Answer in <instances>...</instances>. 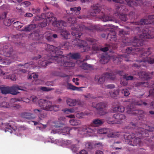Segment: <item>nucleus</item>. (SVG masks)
Instances as JSON below:
<instances>
[{
    "label": "nucleus",
    "mask_w": 154,
    "mask_h": 154,
    "mask_svg": "<svg viewBox=\"0 0 154 154\" xmlns=\"http://www.w3.org/2000/svg\"><path fill=\"white\" fill-rule=\"evenodd\" d=\"M47 48H48V51H49L50 53L52 52V54H56V55L52 56L51 57H49L48 59L55 60L58 63L60 64V66L69 67L74 66L75 65L74 63L68 62H64V60L68 58L77 59L79 57V55L78 54L71 53H69L67 56L64 57L63 55H61L62 54L61 51H60V54H58L60 51H58L57 48L49 45H47Z\"/></svg>",
    "instance_id": "nucleus-1"
},
{
    "label": "nucleus",
    "mask_w": 154,
    "mask_h": 154,
    "mask_svg": "<svg viewBox=\"0 0 154 154\" xmlns=\"http://www.w3.org/2000/svg\"><path fill=\"white\" fill-rule=\"evenodd\" d=\"M13 50L10 48H8V46L5 45L2 49L0 50V64L8 65L11 63L10 57H11L13 53Z\"/></svg>",
    "instance_id": "nucleus-2"
},
{
    "label": "nucleus",
    "mask_w": 154,
    "mask_h": 154,
    "mask_svg": "<svg viewBox=\"0 0 154 154\" xmlns=\"http://www.w3.org/2000/svg\"><path fill=\"white\" fill-rule=\"evenodd\" d=\"M79 131V133L85 135L86 136H92L96 133L99 134H105L108 133L110 132V130L107 128H101L97 130L96 129L93 130L91 128L85 126Z\"/></svg>",
    "instance_id": "nucleus-3"
},
{
    "label": "nucleus",
    "mask_w": 154,
    "mask_h": 154,
    "mask_svg": "<svg viewBox=\"0 0 154 154\" xmlns=\"http://www.w3.org/2000/svg\"><path fill=\"white\" fill-rule=\"evenodd\" d=\"M47 23H42L39 24V25L40 27H43L46 26L47 23L51 22L53 25L54 26L59 28L61 27L62 26H66L67 23L65 22L62 20L57 21L56 18L54 17H48L46 19Z\"/></svg>",
    "instance_id": "nucleus-4"
},
{
    "label": "nucleus",
    "mask_w": 154,
    "mask_h": 154,
    "mask_svg": "<svg viewBox=\"0 0 154 154\" xmlns=\"http://www.w3.org/2000/svg\"><path fill=\"white\" fill-rule=\"evenodd\" d=\"M70 130L69 128L66 127L65 125L60 124L59 125L53 126L51 133H58L59 134L66 135L69 133Z\"/></svg>",
    "instance_id": "nucleus-5"
},
{
    "label": "nucleus",
    "mask_w": 154,
    "mask_h": 154,
    "mask_svg": "<svg viewBox=\"0 0 154 154\" xmlns=\"http://www.w3.org/2000/svg\"><path fill=\"white\" fill-rule=\"evenodd\" d=\"M5 132L8 131L11 133L12 132L13 130L14 131H16V134L17 135H18V133L20 131L24 130L26 128L24 126H21L17 128L16 126L15 125V123L13 121L9 122V123H5Z\"/></svg>",
    "instance_id": "nucleus-6"
},
{
    "label": "nucleus",
    "mask_w": 154,
    "mask_h": 154,
    "mask_svg": "<svg viewBox=\"0 0 154 154\" xmlns=\"http://www.w3.org/2000/svg\"><path fill=\"white\" fill-rule=\"evenodd\" d=\"M38 105L41 109L48 111H53L52 103L45 99H41L38 102Z\"/></svg>",
    "instance_id": "nucleus-7"
},
{
    "label": "nucleus",
    "mask_w": 154,
    "mask_h": 154,
    "mask_svg": "<svg viewBox=\"0 0 154 154\" xmlns=\"http://www.w3.org/2000/svg\"><path fill=\"white\" fill-rule=\"evenodd\" d=\"M140 42V41L138 39L136 38H135L133 41V45L134 46L136 47L133 48L131 47L128 48V51H129L131 52V51H134V50L136 51H139L140 53L144 52V51L143 49H141L140 50H138L140 49V48L138 46L141 45L140 43L139 42Z\"/></svg>",
    "instance_id": "nucleus-8"
},
{
    "label": "nucleus",
    "mask_w": 154,
    "mask_h": 154,
    "mask_svg": "<svg viewBox=\"0 0 154 154\" xmlns=\"http://www.w3.org/2000/svg\"><path fill=\"white\" fill-rule=\"evenodd\" d=\"M113 118L115 119L116 120L115 122L114 121H108V122L110 124H113L114 123L120 124L123 122L125 120V115L122 114H116L114 115Z\"/></svg>",
    "instance_id": "nucleus-9"
},
{
    "label": "nucleus",
    "mask_w": 154,
    "mask_h": 154,
    "mask_svg": "<svg viewBox=\"0 0 154 154\" xmlns=\"http://www.w3.org/2000/svg\"><path fill=\"white\" fill-rule=\"evenodd\" d=\"M106 106V104L103 103L97 104L95 107L97 109L98 114L100 115H103L106 114V112L105 109Z\"/></svg>",
    "instance_id": "nucleus-10"
},
{
    "label": "nucleus",
    "mask_w": 154,
    "mask_h": 154,
    "mask_svg": "<svg viewBox=\"0 0 154 154\" xmlns=\"http://www.w3.org/2000/svg\"><path fill=\"white\" fill-rule=\"evenodd\" d=\"M86 27H85L84 26H79V28H76V26L72 27V34L73 35H75L76 37H79L82 35V33L78 32L82 31Z\"/></svg>",
    "instance_id": "nucleus-11"
},
{
    "label": "nucleus",
    "mask_w": 154,
    "mask_h": 154,
    "mask_svg": "<svg viewBox=\"0 0 154 154\" xmlns=\"http://www.w3.org/2000/svg\"><path fill=\"white\" fill-rule=\"evenodd\" d=\"M152 29L150 28L149 29H146L143 32V33L140 36V38H154V35H152L151 34L150 30Z\"/></svg>",
    "instance_id": "nucleus-12"
},
{
    "label": "nucleus",
    "mask_w": 154,
    "mask_h": 154,
    "mask_svg": "<svg viewBox=\"0 0 154 154\" xmlns=\"http://www.w3.org/2000/svg\"><path fill=\"white\" fill-rule=\"evenodd\" d=\"M19 90H24V89L21 88V87L17 85L10 87V94L13 95H16L19 93L18 91Z\"/></svg>",
    "instance_id": "nucleus-13"
},
{
    "label": "nucleus",
    "mask_w": 154,
    "mask_h": 154,
    "mask_svg": "<svg viewBox=\"0 0 154 154\" xmlns=\"http://www.w3.org/2000/svg\"><path fill=\"white\" fill-rule=\"evenodd\" d=\"M77 42H78V43L77 44V45L81 48L83 47L84 51H88L90 49V48L86 46L87 43L85 42L78 39Z\"/></svg>",
    "instance_id": "nucleus-14"
},
{
    "label": "nucleus",
    "mask_w": 154,
    "mask_h": 154,
    "mask_svg": "<svg viewBox=\"0 0 154 154\" xmlns=\"http://www.w3.org/2000/svg\"><path fill=\"white\" fill-rule=\"evenodd\" d=\"M92 11L91 12V15L94 16L95 14L100 12V8L97 5H94L92 7Z\"/></svg>",
    "instance_id": "nucleus-15"
},
{
    "label": "nucleus",
    "mask_w": 154,
    "mask_h": 154,
    "mask_svg": "<svg viewBox=\"0 0 154 154\" xmlns=\"http://www.w3.org/2000/svg\"><path fill=\"white\" fill-rule=\"evenodd\" d=\"M20 100H16L14 98L12 99L11 100V107L10 108H12L13 109H18L21 107L20 105L17 104H13V102L14 101H20Z\"/></svg>",
    "instance_id": "nucleus-16"
},
{
    "label": "nucleus",
    "mask_w": 154,
    "mask_h": 154,
    "mask_svg": "<svg viewBox=\"0 0 154 154\" xmlns=\"http://www.w3.org/2000/svg\"><path fill=\"white\" fill-rule=\"evenodd\" d=\"M140 64L139 65L140 66H145V63H148L150 64H152L154 63V59L152 58H150L149 57H147L146 58V60L143 61V62L142 61H141L140 62Z\"/></svg>",
    "instance_id": "nucleus-17"
},
{
    "label": "nucleus",
    "mask_w": 154,
    "mask_h": 154,
    "mask_svg": "<svg viewBox=\"0 0 154 154\" xmlns=\"http://www.w3.org/2000/svg\"><path fill=\"white\" fill-rule=\"evenodd\" d=\"M120 134L118 132H113L110 130V132H108L107 134V136L109 137H119Z\"/></svg>",
    "instance_id": "nucleus-18"
},
{
    "label": "nucleus",
    "mask_w": 154,
    "mask_h": 154,
    "mask_svg": "<svg viewBox=\"0 0 154 154\" xmlns=\"http://www.w3.org/2000/svg\"><path fill=\"white\" fill-rule=\"evenodd\" d=\"M108 1L109 2L113 1L114 2L118 3L116 5L117 9H120L121 8L122 9L124 8V7L122 6V5L120 4L123 3L124 2L123 0H108Z\"/></svg>",
    "instance_id": "nucleus-19"
},
{
    "label": "nucleus",
    "mask_w": 154,
    "mask_h": 154,
    "mask_svg": "<svg viewBox=\"0 0 154 154\" xmlns=\"http://www.w3.org/2000/svg\"><path fill=\"white\" fill-rule=\"evenodd\" d=\"M103 123V122L100 119H96L93 121L92 126H99L102 125Z\"/></svg>",
    "instance_id": "nucleus-20"
},
{
    "label": "nucleus",
    "mask_w": 154,
    "mask_h": 154,
    "mask_svg": "<svg viewBox=\"0 0 154 154\" xmlns=\"http://www.w3.org/2000/svg\"><path fill=\"white\" fill-rule=\"evenodd\" d=\"M138 75L141 78H144L145 79H147L150 78L149 77V75L147 73H146L144 72H140L138 73Z\"/></svg>",
    "instance_id": "nucleus-21"
},
{
    "label": "nucleus",
    "mask_w": 154,
    "mask_h": 154,
    "mask_svg": "<svg viewBox=\"0 0 154 154\" xmlns=\"http://www.w3.org/2000/svg\"><path fill=\"white\" fill-rule=\"evenodd\" d=\"M69 122L71 125L73 126L79 125H80L81 123V121L75 119H70L69 120Z\"/></svg>",
    "instance_id": "nucleus-22"
},
{
    "label": "nucleus",
    "mask_w": 154,
    "mask_h": 154,
    "mask_svg": "<svg viewBox=\"0 0 154 154\" xmlns=\"http://www.w3.org/2000/svg\"><path fill=\"white\" fill-rule=\"evenodd\" d=\"M67 104L70 106H73L76 105L77 102L76 100L71 99H68L66 100Z\"/></svg>",
    "instance_id": "nucleus-23"
},
{
    "label": "nucleus",
    "mask_w": 154,
    "mask_h": 154,
    "mask_svg": "<svg viewBox=\"0 0 154 154\" xmlns=\"http://www.w3.org/2000/svg\"><path fill=\"white\" fill-rule=\"evenodd\" d=\"M34 111L35 113H37L38 115L39 119L40 120H42L46 118V115L40 114L41 112V110L35 109L34 110Z\"/></svg>",
    "instance_id": "nucleus-24"
},
{
    "label": "nucleus",
    "mask_w": 154,
    "mask_h": 154,
    "mask_svg": "<svg viewBox=\"0 0 154 154\" xmlns=\"http://www.w3.org/2000/svg\"><path fill=\"white\" fill-rule=\"evenodd\" d=\"M14 20V19L13 18H7L4 20V23L6 26H9Z\"/></svg>",
    "instance_id": "nucleus-25"
},
{
    "label": "nucleus",
    "mask_w": 154,
    "mask_h": 154,
    "mask_svg": "<svg viewBox=\"0 0 154 154\" xmlns=\"http://www.w3.org/2000/svg\"><path fill=\"white\" fill-rule=\"evenodd\" d=\"M61 35L65 39H67L69 35V33L66 29H63L61 32Z\"/></svg>",
    "instance_id": "nucleus-26"
},
{
    "label": "nucleus",
    "mask_w": 154,
    "mask_h": 154,
    "mask_svg": "<svg viewBox=\"0 0 154 154\" xmlns=\"http://www.w3.org/2000/svg\"><path fill=\"white\" fill-rule=\"evenodd\" d=\"M10 106L11 103H9L7 102L3 101L0 103V106L2 107L10 108Z\"/></svg>",
    "instance_id": "nucleus-27"
},
{
    "label": "nucleus",
    "mask_w": 154,
    "mask_h": 154,
    "mask_svg": "<svg viewBox=\"0 0 154 154\" xmlns=\"http://www.w3.org/2000/svg\"><path fill=\"white\" fill-rule=\"evenodd\" d=\"M95 81L97 82L99 84H102L104 81V77H100L98 76H96L95 78Z\"/></svg>",
    "instance_id": "nucleus-28"
},
{
    "label": "nucleus",
    "mask_w": 154,
    "mask_h": 154,
    "mask_svg": "<svg viewBox=\"0 0 154 154\" xmlns=\"http://www.w3.org/2000/svg\"><path fill=\"white\" fill-rule=\"evenodd\" d=\"M20 117L21 118L26 119H30L31 118V114L29 113H23L21 114Z\"/></svg>",
    "instance_id": "nucleus-29"
},
{
    "label": "nucleus",
    "mask_w": 154,
    "mask_h": 154,
    "mask_svg": "<svg viewBox=\"0 0 154 154\" xmlns=\"http://www.w3.org/2000/svg\"><path fill=\"white\" fill-rule=\"evenodd\" d=\"M81 8L80 7H74L70 8V10L72 11L75 12L76 14H79V11L81 10Z\"/></svg>",
    "instance_id": "nucleus-30"
},
{
    "label": "nucleus",
    "mask_w": 154,
    "mask_h": 154,
    "mask_svg": "<svg viewBox=\"0 0 154 154\" xmlns=\"http://www.w3.org/2000/svg\"><path fill=\"white\" fill-rule=\"evenodd\" d=\"M101 20L104 22H107L108 21H114V20L112 19L111 17H106L104 15L101 17Z\"/></svg>",
    "instance_id": "nucleus-31"
},
{
    "label": "nucleus",
    "mask_w": 154,
    "mask_h": 154,
    "mask_svg": "<svg viewBox=\"0 0 154 154\" xmlns=\"http://www.w3.org/2000/svg\"><path fill=\"white\" fill-rule=\"evenodd\" d=\"M67 88L68 89H72L73 90H77V91H80V88H79L75 87L70 84H68L67 86Z\"/></svg>",
    "instance_id": "nucleus-32"
},
{
    "label": "nucleus",
    "mask_w": 154,
    "mask_h": 154,
    "mask_svg": "<svg viewBox=\"0 0 154 154\" xmlns=\"http://www.w3.org/2000/svg\"><path fill=\"white\" fill-rule=\"evenodd\" d=\"M14 26L16 28H20L22 27L23 25V23L19 21L15 22L13 23Z\"/></svg>",
    "instance_id": "nucleus-33"
},
{
    "label": "nucleus",
    "mask_w": 154,
    "mask_h": 154,
    "mask_svg": "<svg viewBox=\"0 0 154 154\" xmlns=\"http://www.w3.org/2000/svg\"><path fill=\"white\" fill-rule=\"evenodd\" d=\"M2 93L3 94H6L10 93L9 87H3L1 88Z\"/></svg>",
    "instance_id": "nucleus-34"
},
{
    "label": "nucleus",
    "mask_w": 154,
    "mask_h": 154,
    "mask_svg": "<svg viewBox=\"0 0 154 154\" xmlns=\"http://www.w3.org/2000/svg\"><path fill=\"white\" fill-rule=\"evenodd\" d=\"M127 5L130 6H136V3H137L134 1L132 0H125Z\"/></svg>",
    "instance_id": "nucleus-35"
},
{
    "label": "nucleus",
    "mask_w": 154,
    "mask_h": 154,
    "mask_svg": "<svg viewBox=\"0 0 154 154\" xmlns=\"http://www.w3.org/2000/svg\"><path fill=\"white\" fill-rule=\"evenodd\" d=\"M4 78L10 79L12 81H15L16 79V77L14 74H12L11 75H9L4 76Z\"/></svg>",
    "instance_id": "nucleus-36"
},
{
    "label": "nucleus",
    "mask_w": 154,
    "mask_h": 154,
    "mask_svg": "<svg viewBox=\"0 0 154 154\" xmlns=\"http://www.w3.org/2000/svg\"><path fill=\"white\" fill-rule=\"evenodd\" d=\"M29 75L28 79H31L32 77H33L34 79H35L37 78L38 77V75L36 74L34 72L32 73L31 72H29L28 73Z\"/></svg>",
    "instance_id": "nucleus-37"
},
{
    "label": "nucleus",
    "mask_w": 154,
    "mask_h": 154,
    "mask_svg": "<svg viewBox=\"0 0 154 154\" xmlns=\"http://www.w3.org/2000/svg\"><path fill=\"white\" fill-rule=\"evenodd\" d=\"M35 26L34 25H30L28 26L25 27L22 30V31H28L31 30L32 29L35 28Z\"/></svg>",
    "instance_id": "nucleus-38"
},
{
    "label": "nucleus",
    "mask_w": 154,
    "mask_h": 154,
    "mask_svg": "<svg viewBox=\"0 0 154 154\" xmlns=\"http://www.w3.org/2000/svg\"><path fill=\"white\" fill-rule=\"evenodd\" d=\"M108 37L110 38L111 39H114V40H115L116 38V33L115 32H111L109 33L108 35Z\"/></svg>",
    "instance_id": "nucleus-39"
},
{
    "label": "nucleus",
    "mask_w": 154,
    "mask_h": 154,
    "mask_svg": "<svg viewBox=\"0 0 154 154\" xmlns=\"http://www.w3.org/2000/svg\"><path fill=\"white\" fill-rule=\"evenodd\" d=\"M38 63L40 65L43 67L46 66L49 63L47 62V60H45L44 59H43L42 62L39 61Z\"/></svg>",
    "instance_id": "nucleus-40"
},
{
    "label": "nucleus",
    "mask_w": 154,
    "mask_h": 154,
    "mask_svg": "<svg viewBox=\"0 0 154 154\" xmlns=\"http://www.w3.org/2000/svg\"><path fill=\"white\" fill-rule=\"evenodd\" d=\"M47 127V125H43L40 124L39 126L37 127V129H39L41 131H43Z\"/></svg>",
    "instance_id": "nucleus-41"
},
{
    "label": "nucleus",
    "mask_w": 154,
    "mask_h": 154,
    "mask_svg": "<svg viewBox=\"0 0 154 154\" xmlns=\"http://www.w3.org/2000/svg\"><path fill=\"white\" fill-rule=\"evenodd\" d=\"M134 134L133 133H132L129 134H126L124 135V137L125 139H130L134 137Z\"/></svg>",
    "instance_id": "nucleus-42"
},
{
    "label": "nucleus",
    "mask_w": 154,
    "mask_h": 154,
    "mask_svg": "<svg viewBox=\"0 0 154 154\" xmlns=\"http://www.w3.org/2000/svg\"><path fill=\"white\" fill-rule=\"evenodd\" d=\"M108 59L105 57H102L100 59V62L103 64H105L108 62Z\"/></svg>",
    "instance_id": "nucleus-43"
},
{
    "label": "nucleus",
    "mask_w": 154,
    "mask_h": 154,
    "mask_svg": "<svg viewBox=\"0 0 154 154\" xmlns=\"http://www.w3.org/2000/svg\"><path fill=\"white\" fill-rule=\"evenodd\" d=\"M149 23L148 22V20L147 19L141 20L138 24V25H144L147 24L149 23Z\"/></svg>",
    "instance_id": "nucleus-44"
},
{
    "label": "nucleus",
    "mask_w": 154,
    "mask_h": 154,
    "mask_svg": "<svg viewBox=\"0 0 154 154\" xmlns=\"http://www.w3.org/2000/svg\"><path fill=\"white\" fill-rule=\"evenodd\" d=\"M122 93L125 96H128L129 94L130 93L129 91L126 89H124L122 90Z\"/></svg>",
    "instance_id": "nucleus-45"
},
{
    "label": "nucleus",
    "mask_w": 154,
    "mask_h": 154,
    "mask_svg": "<svg viewBox=\"0 0 154 154\" xmlns=\"http://www.w3.org/2000/svg\"><path fill=\"white\" fill-rule=\"evenodd\" d=\"M40 89L43 91H48L52 90V88L47 87H42L40 88Z\"/></svg>",
    "instance_id": "nucleus-46"
},
{
    "label": "nucleus",
    "mask_w": 154,
    "mask_h": 154,
    "mask_svg": "<svg viewBox=\"0 0 154 154\" xmlns=\"http://www.w3.org/2000/svg\"><path fill=\"white\" fill-rule=\"evenodd\" d=\"M120 18L122 21H126L127 20V18L126 15L125 14H121L119 15Z\"/></svg>",
    "instance_id": "nucleus-47"
},
{
    "label": "nucleus",
    "mask_w": 154,
    "mask_h": 154,
    "mask_svg": "<svg viewBox=\"0 0 154 154\" xmlns=\"http://www.w3.org/2000/svg\"><path fill=\"white\" fill-rule=\"evenodd\" d=\"M40 9L39 8L35 9L32 8L31 12L34 14H37L39 12Z\"/></svg>",
    "instance_id": "nucleus-48"
},
{
    "label": "nucleus",
    "mask_w": 154,
    "mask_h": 154,
    "mask_svg": "<svg viewBox=\"0 0 154 154\" xmlns=\"http://www.w3.org/2000/svg\"><path fill=\"white\" fill-rule=\"evenodd\" d=\"M84 116V114L82 112L78 113L76 115V117L79 119L82 118Z\"/></svg>",
    "instance_id": "nucleus-49"
},
{
    "label": "nucleus",
    "mask_w": 154,
    "mask_h": 154,
    "mask_svg": "<svg viewBox=\"0 0 154 154\" xmlns=\"http://www.w3.org/2000/svg\"><path fill=\"white\" fill-rule=\"evenodd\" d=\"M76 18L74 17L70 18L68 20V22L72 23V25L75 22Z\"/></svg>",
    "instance_id": "nucleus-50"
},
{
    "label": "nucleus",
    "mask_w": 154,
    "mask_h": 154,
    "mask_svg": "<svg viewBox=\"0 0 154 154\" xmlns=\"http://www.w3.org/2000/svg\"><path fill=\"white\" fill-rule=\"evenodd\" d=\"M71 142L70 140L63 141V146L69 145L71 144Z\"/></svg>",
    "instance_id": "nucleus-51"
},
{
    "label": "nucleus",
    "mask_w": 154,
    "mask_h": 154,
    "mask_svg": "<svg viewBox=\"0 0 154 154\" xmlns=\"http://www.w3.org/2000/svg\"><path fill=\"white\" fill-rule=\"evenodd\" d=\"M7 15V13L5 12H4L2 13L0 15V19L3 20L5 19Z\"/></svg>",
    "instance_id": "nucleus-52"
},
{
    "label": "nucleus",
    "mask_w": 154,
    "mask_h": 154,
    "mask_svg": "<svg viewBox=\"0 0 154 154\" xmlns=\"http://www.w3.org/2000/svg\"><path fill=\"white\" fill-rule=\"evenodd\" d=\"M118 108H117L118 112H122L124 111V107L122 106H118Z\"/></svg>",
    "instance_id": "nucleus-53"
},
{
    "label": "nucleus",
    "mask_w": 154,
    "mask_h": 154,
    "mask_svg": "<svg viewBox=\"0 0 154 154\" xmlns=\"http://www.w3.org/2000/svg\"><path fill=\"white\" fill-rule=\"evenodd\" d=\"M30 3L28 1H26L21 3V5H24L26 7L29 6L30 5Z\"/></svg>",
    "instance_id": "nucleus-54"
},
{
    "label": "nucleus",
    "mask_w": 154,
    "mask_h": 154,
    "mask_svg": "<svg viewBox=\"0 0 154 154\" xmlns=\"http://www.w3.org/2000/svg\"><path fill=\"white\" fill-rule=\"evenodd\" d=\"M53 110L55 111H58L59 109V106L58 105H53Z\"/></svg>",
    "instance_id": "nucleus-55"
},
{
    "label": "nucleus",
    "mask_w": 154,
    "mask_h": 154,
    "mask_svg": "<svg viewBox=\"0 0 154 154\" xmlns=\"http://www.w3.org/2000/svg\"><path fill=\"white\" fill-rule=\"evenodd\" d=\"M31 100L33 102H35L37 100V98L35 96H32L31 97Z\"/></svg>",
    "instance_id": "nucleus-56"
},
{
    "label": "nucleus",
    "mask_w": 154,
    "mask_h": 154,
    "mask_svg": "<svg viewBox=\"0 0 154 154\" xmlns=\"http://www.w3.org/2000/svg\"><path fill=\"white\" fill-rule=\"evenodd\" d=\"M123 78L124 79H125L127 80H128L132 79L133 77L131 76H126V75H124L123 76Z\"/></svg>",
    "instance_id": "nucleus-57"
},
{
    "label": "nucleus",
    "mask_w": 154,
    "mask_h": 154,
    "mask_svg": "<svg viewBox=\"0 0 154 154\" xmlns=\"http://www.w3.org/2000/svg\"><path fill=\"white\" fill-rule=\"evenodd\" d=\"M5 69L4 67H3L2 69H0V75H4L5 74H7V72H5L3 71V70H4Z\"/></svg>",
    "instance_id": "nucleus-58"
},
{
    "label": "nucleus",
    "mask_w": 154,
    "mask_h": 154,
    "mask_svg": "<svg viewBox=\"0 0 154 154\" xmlns=\"http://www.w3.org/2000/svg\"><path fill=\"white\" fill-rule=\"evenodd\" d=\"M64 112L66 113H72L74 112V110L73 109H68L64 110Z\"/></svg>",
    "instance_id": "nucleus-59"
},
{
    "label": "nucleus",
    "mask_w": 154,
    "mask_h": 154,
    "mask_svg": "<svg viewBox=\"0 0 154 154\" xmlns=\"http://www.w3.org/2000/svg\"><path fill=\"white\" fill-rule=\"evenodd\" d=\"M71 148L73 152H76L78 149L77 148L75 147V145H72Z\"/></svg>",
    "instance_id": "nucleus-60"
},
{
    "label": "nucleus",
    "mask_w": 154,
    "mask_h": 154,
    "mask_svg": "<svg viewBox=\"0 0 154 154\" xmlns=\"http://www.w3.org/2000/svg\"><path fill=\"white\" fill-rule=\"evenodd\" d=\"M140 139L137 138L134 140V142L135 143V145H136L137 144L139 143L140 142Z\"/></svg>",
    "instance_id": "nucleus-61"
},
{
    "label": "nucleus",
    "mask_w": 154,
    "mask_h": 154,
    "mask_svg": "<svg viewBox=\"0 0 154 154\" xmlns=\"http://www.w3.org/2000/svg\"><path fill=\"white\" fill-rule=\"evenodd\" d=\"M36 84H43L42 81L40 79H38L36 81Z\"/></svg>",
    "instance_id": "nucleus-62"
},
{
    "label": "nucleus",
    "mask_w": 154,
    "mask_h": 154,
    "mask_svg": "<svg viewBox=\"0 0 154 154\" xmlns=\"http://www.w3.org/2000/svg\"><path fill=\"white\" fill-rule=\"evenodd\" d=\"M92 49L94 51H97L99 50V48L97 47L96 45H95L92 47Z\"/></svg>",
    "instance_id": "nucleus-63"
},
{
    "label": "nucleus",
    "mask_w": 154,
    "mask_h": 154,
    "mask_svg": "<svg viewBox=\"0 0 154 154\" xmlns=\"http://www.w3.org/2000/svg\"><path fill=\"white\" fill-rule=\"evenodd\" d=\"M22 100L25 102L28 103L30 101V100L28 98H24L22 99Z\"/></svg>",
    "instance_id": "nucleus-64"
}]
</instances>
